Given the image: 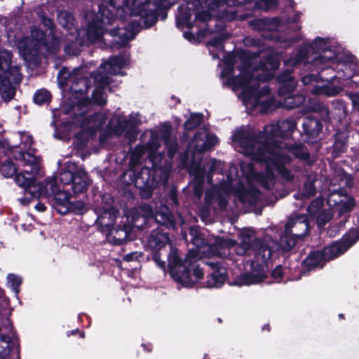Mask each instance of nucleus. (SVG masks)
Instances as JSON below:
<instances>
[{
  "mask_svg": "<svg viewBox=\"0 0 359 359\" xmlns=\"http://www.w3.org/2000/svg\"><path fill=\"white\" fill-rule=\"evenodd\" d=\"M296 126L292 120H284L271 123L264 128V134L257 136L255 132L247 127L236 129L232 135L233 147L238 151L249 156L252 160L265 162L264 173H257L250 163L241 164L242 173L249 182H256L266 189L275 184L276 176L273 170L286 181H292L294 175L288 170L290 154L306 159L309 154L301 145L289 147L282 139L289 137Z\"/></svg>",
  "mask_w": 359,
  "mask_h": 359,
  "instance_id": "1",
  "label": "nucleus"
},
{
  "mask_svg": "<svg viewBox=\"0 0 359 359\" xmlns=\"http://www.w3.org/2000/svg\"><path fill=\"white\" fill-rule=\"evenodd\" d=\"M247 54H225L224 59L227 66L222 72V77L226 78L224 85L231 87L238 93L247 109L265 113L280 105L293 109L305 102L303 95H295L286 97L283 103L281 101L277 103L269 95V88L266 85L261 87L260 84V81L273 77V71L279 67L277 57L271 56L266 59L260 67H256V62L253 59L249 61L244 59Z\"/></svg>",
  "mask_w": 359,
  "mask_h": 359,
  "instance_id": "2",
  "label": "nucleus"
},
{
  "mask_svg": "<svg viewBox=\"0 0 359 359\" xmlns=\"http://www.w3.org/2000/svg\"><path fill=\"white\" fill-rule=\"evenodd\" d=\"M309 228L307 217L304 215L291 218L285 224L284 234L278 244L269 237H265L261 242L255 239V233L250 229H243L240 233L241 243L235 248L239 255H251L253 252L256 260L251 262V271L237 277L233 284L238 286L258 284L266 278V261L270 259L272 252L282 249L284 251L291 250L297 240L304 236Z\"/></svg>",
  "mask_w": 359,
  "mask_h": 359,
  "instance_id": "3",
  "label": "nucleus"
},
{
  "mask_svg": "<svg viewBox=\"0 0 359 359\" xmlns=\"http://www.w3.org/2000/svg\"><path fill=\"white\" fill-rule=\"evenodd\" d=\"M193 236L191 241L196 247L197 251H190L189 255L182 262L176 249L170 247L168 257L170 275L177 282L189 287L203 277V271L195 264L196 255L207 257H224L228 255L231 248L235 246V241L222 238H214L208 243L201 234H198L196 229H191Z\"/></svg>",
  "mask_w": 359,
  "mask_h": 359,
  "instance_id": "4",
  "label": "nucleus"
},
{
  "mask_svg": "<svg viewBox=\"0 0 359 359\" xmlns=\"http://www.w3.org/2000/svg\"><path fill=\"white\" fill-rule=\"evenodd\" d=\"M24 167L15 176V181L17 184L23 188L25 193L29 194L32 198L48 199L51 205L56 210L57 203L59 202L57 197L60 194H65L57 184L55 177H48L41 183H36L35 175L39 173V158L33 156L30 154H23L18 153V156Z\"/></svg>",
  "mask_w": 359,
  "mask_h": 359,
  "instance_id": "5",
  "label": "nucleus"
},
{
  "mask_svg": "<svg viewBox=\"0 0 359 359\" xmlns=\"http://www.w3.org/2000/svg\"><path fill=\"white\" fill-rule=\"evenodd\" d=\"M218 142L217 137L210 134L206 130H201L198 131L189 145V151L191 153L194 157V162L190 166L189 172L194 176V194L197 197H200L203 192L202 185L204 182L205 172L207 168H209L210 172H215L217 168L222 165L220 161L216 160H210L205 163H196V160L197 154H200L202 151H205L214 147Z\"/></svg>",
  "mask_w": 359,
  "mask_h": 359,
  "instance_id": "6",
  "label": "nucleus"
},
{
  "mask_svg": "<svg viewBox=\"0 0 359 359\" xmlns=\"http://www.w3.org/2000/svg\"><path fill=\"white\" fill-rule=\"evenodd\" d=\"M339 59V55L327 46L324 39L317 38L309 49H301L294 57L285 60V64L290 67L294 66L306 60L312 68L316 71H323L326 68H334L335 60Z\"/></svg>",
  "mask_w": 359,
  "mask_h": 359,
  "instance_id": "7",
  "label": "nucleus"
},
{
  "mask_svg": "<svg viewBox=\"0 0 359 359\" xmlns=\"http://www.w3.org/2000/svg\"><path fill=\"white\" fill-rule=\"evenodd\" d=\"M149 6L148 0H127L126 7L131 9L133 15H140V22H136L135 20L130 22L129 28L118 29L112 30L110 34L114 36V42L120 46H126L128 42L132 40L136 33L139 32V27L142 26L147 28L152 26L156 19L155 14L148 11Z\"/></svg>",
  "mask_w": 359,
  "mask_h": 359,
  "instance_id": "8",
  "label": "nucleus"
},
{
  "mask_svg": "<svg viewBox=\"0 0 359 359\" xmlns=\"http://www.w3.org/2000/svg\"><path fill=\"white\" fill-rule=\"evenodd\" d=\"M107 120V114L104 112L95 114L93 116L84 118L81 114L74 118L72 123H66L55 130V137L60 140L69 139L71 133L75 132L79 127L77 123H80L79 127L81 131L76 132L75 138L77 141H80L79 147H81L88 139L93 136L95 131L102 128Z\"/></svg>",
  "mask_w": 359,
  "mask_h": 359,
  "instance_id": "9",
  "label": "nucleus"
},
{
  "mask_svg": "<svg viewBox=\"0 0 359 359\" xmlns=\"http://www.w3.org/2000/svg\"><path fill=\"white\" fill-rule=\"evenodd\" d=\"M128 65V60L123 57L115 56L100 65L99 70L93 75L95 88L93 93L91 102L102 105L107 102L105 88L111 82L110 75H123L122 69Z\"/></svg>",
  "mask_w": 359,
  "mask_h": 359,
  "instance_id": "10",
  "label": "nucleus"
},
{
  "mask_svg": "<svg viewBox=\"0 0 359 359\" xmlns=\"http://www.w3.org/2000/svg\"><path fill=\"white\" fill-rule=\"evenodd\" d=\"M82 69H76L73 71L72 74H69L67 69H62L58 74V84L61 88H64L71 83V91L72 96L75 100L72 110L76 112L88 107L90 104L88 99L86 97V91L87 90V80L83 77H79Z\"/></svg>",
  "mask_w": 359,
  "mask_h": 359,
  "instance_id": "11",
  "label": "nucleus"
},
{
  "mask_svg": "<svg viewBox=\"0 0 359 359\" xmlns=\"http://www.w3.org/2000/svg\"><path fill=\"white\" fill-rule=\"evenodd\" d=\"M331 184L332 187L329 189L330 194L327 197L328 205L335 208L339 213L349 211L354 206V201L342 188L353 185L352 177L346 173H342L334 178Z\"/></svg>",
  "mask_w": 359,
  "mask_h": 359,
  "instance_id": "12",
  "label": "nucleus"
},
{
  "mask_svg": "<svg viewBox=\"0 0 359 359\" xmlns=\"http://www.w3.org/2000/svg\"><path fill=\"white\" fill-rule=\"evenodd\" d=\"M11 58L10 51H0V94L6 102L10 101L15 95L13 83H19L21 80L19 68L11 66Z\"/></svg>",
  "mask_w": 359,
  "mask_h": 359,
  "instance_id": "13",
  "label": "nucleus"
},
{
  "mask_svg": "<svg viewBox=\"0 0 359 359\" xmlns=\"http://www.w3.org/2000/svg\"><path fill=\"white\" fill-rule=\"evenodd\" d=\"M341 67L337 70V76H334L330 79L318 80V76L315 74H310L304 76L302 79L304 85H313V88L311 91L313 94L324 95L326 96H334L341 91V88L339 86H334L332 81L335 78L344 79L352 77L354 73L351 70L350 65L346 63H341L339 65Z\"/></svg>",
  "mask_w": 359,
  "mask_h": 359,
  "instance_id": "14",
  "label": "nucleus"
},
{
  "mask_svg": "<svg viewBox=\"0 0 359 359\" xmlns=\"http://www.w3.org/2000/svg\"><path fill=\"white\" fill-rule=\"evenodd\" d=\"M116 11V2L114 0L109 1V6L102 4L99 7V18L100 22H92L88 27L87 36L92 43H96L101 40L105 33L104 26L110 25L114 20Z\"/></svg>",
  "mask_w": 359,
  "mask_h": 359,
  "instance_id": "15",
  "label": "nucleus"
},
{
  "mask_svg": "<svg viewBox=\"0 0 359 359\" xmlns=\"http://www.w3.org/2000/svg\"><path fill=\"white\" fill-rule=\"evenodd\" d=\"M358 239L359 231L356 229L351 230L341 240L324 248V259L328 261L339 256L344 253Z\"/></svg>",
  "mask_w": 359,
  "mask_h": 359,
  "instance_id": "16",
  "label": "nucleus"
},
{
  "mask_svg": "<svg viewBox=\"0 0 359 359\" xmlns=\"http://www.w3.org/2000/svg\"><path fill=\"white\" fill-rule=\"evenodd\" d=\"M95 212L97 215V222L100 225L101 231L107 233L115 223L116 210L110 204H107L103 208L96 207Z\"/></svg>",
  "mask_w": 359,
  "mask_h": 359,
  "instance_id": "17",
  "label": "nucleus"
},
{
  "mask_svg": "<svg viewBox=\"0 0 359 359\" xmlns=\"http://www.w3.org/2000/svg\"><path fill=\"white\" fill-rule=\"evenodd\" d=\"M139 115H131L129 119L121 114L116 115L109 122V127L116 135H122L125 133L126 130H132L134 126L140 122Z\"/></svg>",
  "mask_w": 359,
  "mask_h": 359,
  "instance_id": "18",
  "label": "nucleus"
},
{
  "mask_svg": "<svg viewBox=\"0 0 359 359\" xmlns=\"http://www.w3.org/2000/svg\"><path fill=\"white\" fill-rule=\"evenodd\" d=\"M57 198L59 202L57 203L56 210L60 214H66L69 211L82 214L86 210V205L82 201L70 202V194L67 192L60 194Z\"/></svg>",
  "mask_w": 359,
  "mask_h": 359,
  "instance_id": "19",
  "label": "nucleus"
},
{
  "mask_svg": "<svg viewBox=\"0 0 359 359\" xmlns=\"http://www.w3.org/2000/svg\"><path fill=\"white\" fill-rule=\"evenodd\" d=\"M12 325L9 319H6L0 325V359H11Z\"/></svg>",
  "mask_w": 359,
  "mask_h": 359,
  "instance_id": "20",
  "label": "nucleus"
},
{
  "mask_svg": "<svg viewBox=\"0 0 359 359\" xmlns=\"http://www.w3.org/2000/svg\"><path fill=\"white\" fill-rule=\"evenodd\" d=\"M323 200L320 198L315 199L308 207V213L309 216L315 219L318 226H323L332 217L330 211L322 208Z\"/></svg>",
  "mask_w": 359,
  "mask_h": 359,
  "instance_id": "21",
  "label": "nucleus"
},
{
  "mask_svg": "<svg viewBox=\"0 0 359 359\" xmlns=\"http://www.w3.org/2000/svg\"><path fill=\"white\" fill-rule=\"evenodd\" d=\"M153 211L148 205H142L132 212V228L142 229L149 219H152Z\"/></svg>",
  "mask_w": 359,
  "mask_h": 359,
  "instance_id": "22",
  "label": "nucleus"
},
{
  "mask_svg": "<svg viewBox=\"0 0 359 359\" xmlns=\"http://www.w3.org/2000/svg\"><path fill=\"white\" fill-rule=\"evenodd\" d=\"M227 182L221 183L219 185V191H222L224 194H229L231 192H237L238 190L234 189V187L240 185L242 188L241 181L238 178V173L237 168L231 165L229 166V173L226 175Z\"/></svg>",
  "mask_w": 359,
  "mask_h": 359,
  "instance_id": "23",
  "label": "nucleus"
},
{
  "mask_svg": "<svg viewBox=\"0 0 359 359\" xmlns=\"http://www.w3.org/2000/svg\"><path fill=\"white\" fill-rule=\"evenodd\" d=\"M21 138V144L20 149L17 147H8V153H6V156L8 157H13L16 161H18V165L22 166V162L18 158H15V156H18V153H22L23 154H30L33 156H35L31 151H23L22 150L27 151L31 149V146L32 144V137L30 135L27 133H23L20 135Z\"/></svg>",
  "mask_w": 359,
  "mask_h": 359,
  "instance_id": "24",
  "label": "nucleus"
},
{
  "mask_svg": "<svg viewBox=\"0 0 359 359\" xmlns=\"http://www.w3.org/2000/svg\"><path fill=\"white\" fill-rule=\"evenodd\" d=\"M212 266V271L206 282L207 287H220L226 280V270L223 266L214 265L213 263H209Z\"/></svg>",
  "mask_w": 359,
  "mask_h": 359,
  "instance_id": "25",
  "label": "nucleus"
},
{
  "mask_svg": "<svg viewBox=\"0 0 359 359\" xmlns=\"http://www.w3.org/2000/svg\"><path fill=\"white\" fill-rule=\"evenodd\" d=\"M169 243L168 233L161 229H156L152 231L148 238V245L154 250H161Z\"/></svg>",
  "mask_w": 359,
  "mask_h": 359,
  "instance_id": "26",
  "label": "nucleus"
},
{
  "mask_svg": "<svg viewBox=\"0 0 359 359\" xmlns=\"http://www.w3.org/2000/svg\"><path fill=\"white\" fill-rule=\"evenodd\" d=\"M72 189L74 193H83L90 184V180L86 171L82 168H77L72 181Z\"/></svg>",
  "mask_w": 359,
  "mask_h": 359,
  "instance_id": "27",
  "label": "nucleus"
},
{
  "mask_svg": "<svg viewBox=\"0 0 359 359\" xmlns=\"http://www.w3.org/2000/svg\"><path fill=\"white\" fill-rule=\"evenodd\" d=\"M304 131L314 141L322 130L321 123L316 118L306 117L303 122Z\"/></svg>",
  "mask_w": 359,
  "mask_h": 359,
  "instance_id": "28",
  "label": "nucleus"
},
{
  "mask_svg": "<svg viewBox=\"0 0 359 359\" xmlns=\"http://www.w3.org/2000/svg\"><path fill=\"white\" fill-rule=\"evenodd\" d=\"M159 147L158 140L154 133H151V140L147 144L146 149L150 161L153 162L154 168L157 166V163L161 160V152H158Z\"/></svg>",
  "mask_w": 359,
  "mask_h": 359,
  "instance_id": "29",
  "label": "nucleus"
},
{
  "mask_svg": "<svg viewBox=\"0 0 359 359\" xmlns=\"http://www.w3.org/2000/svg\"><path fill=\"white\" fill-rule=\"evenodd\" d=\"M155 220L157 223L165 226H173L175 220L170 214L169 208L165 205H161L155 214Z\"/></svg>",
  "mask_w": 359,
  "mask_h": 359,
  "instance_id": "30",
  "label": "nucleus"
},
{
  "mask_svg": "<svg viewBox=\"0 0 359 359\" xmlns=\"http://www.w3.org/2000/svg\"><path fill=\"white\" fill-rule=\"evenodd\" d=\"M327 260L324 259V252H313L311 253L304 260L305 265L309 269L322 267Z\"/></svg>",
  "mask_w": 359,
  "mask_h": 359,
  "instance_id": "31",
  "label": "nucleus"
},
{
  "mask_svg": "<svg viewBox=\"0 0 359 359\" xmlns=\"http://www.w3.org/2000/svg\"><path fill=\"white\" fill-rule=\"evenodd\" d=\"M46 37V35L41 30L39 29H32L31 33V42L33 43V48L36 50H39L41 46H46L49 49Z\"/></svg>",
  "mask_w": 359,
  "mask_h": 359,
  "instance_id": "32",
  "label": "nucleus"
},
{
  "mask_svg": "<svg viewBox=\"0 0 359 359\" xmlns=\"http://www.w3.org/2000/svg\"><path fill=\"white\" fill-rule=\"evenodd\" d=\"M106 235L111 236L117 244H121L129 239V232L127 226L123 229L111 228L106 233Z\"/></svg>",
  "mask_w": 359,
  "mask_h": 359,
  "instance_id": "33",
  "label": "nucleus"
},
{
  "mask_svg": "<svg viewBox=\"0 0 359 359\" xmlns=\"http://www.w3.org/2000/svg\"><path fill=\"white\" fill-rule=\"evenodd\" d=\"M76 164L73 163H68L67 169L60 173L59 179L62 184H69L74 179V174L77 170Z\"/></svg>",
  "mask_w": 359,
  "mask_h": 359,
  "instance_id": "34",
  "label": "nucleus"
},
{
  "mask_svg": "<svg viewBox=\"0 0 359 359\" xmlns=\"http://www.w3.org/2000/svg\"><path fill=\"white\" fill-rule=\"evenodd\" d=\"M278 81L281 83V86L279 88V95H286L287 92L292 91L295 88V83L292 80L290 75L281 76L278 78Z\"/></svg>",
  "mask_w": 359,
  "mask_h": 359,
  "instance_id": "35",
  "label": "nucleus"
},
{
  "mask_svg": "<svg viewBox=\"0 0 359 359\" xmlns=\"http://www.w3.org/2000/svg\"><path fill=\"white\" fill-rule=\"evenodd\" d=\"M222 38L220 36L218 38L212 39L208 43L210 53L214 58H219V53H223V45L222 43Z\"/></svg>",
  "mask_w": 359,
  "mask_h": 359,
  "instance_id": "36",
  "label": "nucleus"
},
{
  "mask_svg": "<svg viewBox=\"0 0 359 359\" xmlns=\"http://www.w3.org/2000/svg\"><path fill=\"white\" fill-rule=\"evenodd\" d=\"M18 170L19 172L17 175L22 170V167L19 166ZM18 169L13 165V163L10 161H6L4 163L0 165V172L2 175L5 177H12L16 172Z\"/></svg>",
  "mask_w": 359,
  "mask_h": 359,
  "instance_id": "37",
  "label": "nucleus"
},
{
  "mask_svg": "<svg viewBox=\"0 0 359 359\" xmlns=\"http://www.w3.org/2000/svg\"><path fill=\"white\" fill-rule=\"evenodd\" d=\"M186 8L183 6H180V14L177 16V25L178 27H191V23L190 22V18H191V13L189 11V13H187L185 11Z\"/></svg>",
  "mask_w": 359,
  "mask_h": 359,
  "instance_id": "38",
  "label": "nucleus"
},
{
  "mask_svg": "<svg viewBox=\"0 0 359 359\" xmlns=\"http://www.w3.org/2000/svg\"><path fill=\"white\" fill-rule=\"evenodd\" d=\"M50 100V95L49 92L43 89L38 90L34 96V102L39 105L48 102Z\"/></svg>",
  "mask_w": 359,
  "mask_h": 359,
  "instance_id": "39",
  "label": "nucleus"
},
{
  "mask_svg": "<svg viewBox=\"0 0 359 359\" xmlns=\"http://www.w3.org/2000/svg\"><path fill=\"white\" fill-rule=\"evenodd\" d=\"M58 20L60 24L69 30H70L74 25V18L67 13H60L58 16Z\"/></svg>",
  "mask_w": 359,
  "mask_h": 359,
  "instance_id": "40",
  "label": "nucleus"
},
{
  "mask_svg": "<svg viewBox=\"0 0 359 359\" xmlns=\"http://www.w3.org/2000/svg\"><path fill=\"white\" fill-rule=\"evenodd\" d=\"M202 121V115L199 114H191L189 120L184 123V130L186 131L191 130L198 126Z\"/></svg>",
  "mask_w": 359,
  "mask_h": 359,
  "instance_id": "41",
  "label": "nucleus"
},
{
  "mask_svg": "<svg viewBox=\"0 0 359 359\" xmlns=\"http://www.w3.org/2000/svg\"><path fill=\"white\" fill-rule=\"evenodd\" d=\"M170 132L168 130L165 131V135H163V141L164 142L166 147L168 148V153L170 158H172L175 152L177 151V144L175 141H171L169 139Z\"/></svg>",
  "mask_w": 359,
  "mask_h": 359,
  "instance_id": "42",
  "label": "nucleus"
},
{
  "mask_svg": "<svg viewBox=\"0 0 359 359\" xmlns=\"http://www.w3.org/2000/svg\"><path fill=\"white\" fill-rule=\"evenodd\" d=\"M8 279V285L15 292V294H18L19 292V287L22 283V279L20 276H18L14 274H9L7 277Z\"/></svg>",
  "mask_w": 359,
  "mask_h": 359,
  "instance_id": "43",
  "label": "nucleus"
},
{
  "mask_svg": "<svg viewBox=\"0 0 359 359\" xmlns=\"http://www.w3.org/2000/svg\"><path fill=\"white\" fill-rule=\"evenodd\" d=\"M316 193L315 187L313 186V184L312 182H307L305 183L304 190L302 193L301 194V196L302 198H309L313 195H314ZM299 196L300 194H297V198H299Z\"/></svg>",
  "mask_w": 359,
  "mask_h": 359,
  "instance_id": "44",
  "label": "nucleus"
},
{
  "mask_svg": "<svg viewBox=\"0 0 359 359\" xmlns=\"http://www.w3.org/2000/svg\"><path fill=\"white\" fill-rule=\"evenodd\" d=\"M259 7L262 9L268 10L273 8L277 4L276 0H261L259 3Z\"/></svg>",
  "mask_w": 359,
  "mask_h": 359,
  "instance_id": "45",
  "label": "nucleus"
},
{
  "mask_svg": "<svg viewBox=\"0 0 359 359\" xmlns=\"http://www.w3.org/2000/svg\"><path fill=\"white\" fill-rule=\"evenodd\" d=\"M349 97L351 100L353 108L359 111V93H351Z\"/></svg>",
  "mask_w": 359,
  "mask_h": 359,
  "instance_id": "46",
  "label": "nucleus"
},
{
  "mask_svg": "<svg viewBox=\"0 0 359 359\" xmlns=\"http://www.w3.org/2000/svg\"><path fill=\"white\" fill-rule=\"evenodd\" d=\"M283 274V269L280 266H278L275 268V269L272 272V276L275 280H278Z\"/></svg>",
  "mask_w": 359,
  "mask_h": 359,
  "instance_id": "47",
  "label": "nucleus"
},
{
  "mask_svg": "<svg viewBox=\"0 0 359 359\" xmlns=\"http://www.w3.org/2000/svg\"><path fill=\"white\" fill-rule=\"evenodd\" d=\"M154 260L155 261V262L156 263L159 268L162 269L163 270H165V262L163 260H161L160 259V257L157 254H155L154 255Z\"/></svg>",
  "mask_w": 359,
  "mask_h": 359,
  "instance_id": "48",
  "label": "nucleus"
},
{
  "mask_svg": "<svg viewBox=\"0 0 359 359\" xmlns=\"http://www.w3.org/2000/svg\"><path fill=\"white\" fill-rule=\"evenodd\" d=\"M210 15L208 12H201L196 15V18L202 21H206L210 18Z\"/></svg>",
  "mask_w": 359,
  "mask_h": 359,
  "instance_id": "49",
  "label": "nucleus"
},
{
  "mask_svg": "<svg viewBox=\"0 0 359 359\" xmlns=\"http://www.w3.org/2000/svg\"><path fill=\"white\" fill-rule=\"evenodd\" d=\"M140 256H141L140 253H138L137 252H133V253L126 255L124 257V259L128 261V262H129V261H132L133 259H137Z\"/></svg>",
  "mask_w": 359,
  "mask_h": 359,
  "instance_id": "50",
  "label": "nucleus"
},
{
  "mask_svg": "<svg viewBox=\"0 0 359 359\" xmlns=\"http://www.w3.org/2000/svg\"><path fill=\"white\" fill-rule=\"evenodd\" d=\"M35 209L39 211V212H44L46 210V207L45 206V205L41 202H39L36 205H35Z\"/></svg>",
  "mask_w": 359,
  "mask_h": 359,
  "instance_id": "51",
  "label": "nucleus"
},
{
  "mask_svg": "<svg viewBox=\"0 0 359 359\" xmlns=\"http://www.w3.org/2000/svg\"><path fill=\"white\" fill-rule=\"evenodd\" d=\"M19 201L20 202L21 204L27 205L30 203L31 201L29 198L25 197L19 198Z\"/></svg>",
  "mask_w": 359,
  "mask_h": 359,
  "instance_id": "52",
  "label": "nucleus"
},
{
  "mask_svg": "<svg viewBox=\"0 0 359 359\" xmlns=\"http://www.w3.org/2000/svg\"><path fill=\"white\" fill-rule=\"evenodd\" d=\"M104 198H107L108 201H111V198H110V197H109V196H105L103 198V200H104Z\"/></svg>",
  "mask_w": 359,
  "mask_h": 359,
  "instance_id": "53",
  "label": "nucleus"
},
{
  "mask_svg": "<svg viewBox=\"0 0 359 359\" xmlns=\"http://www.w3.org/2000/svg\"><path fill=\"white\" fill-rule=\"evenodd\" d=\"M219 204H220L221 206L224 205L222 200L219 201Z\"/></svg>",
  "mask_w": 359,
  "mask_h": 359,
  "instance_id": "54",
  "label": "nucleus"
},
{
  "mask_svg": "<svg viewBox=\"0 0 359 359\" xmlns=\"http://www.w3.org/2000/svg\"><path fill=\"white\" fill-rule=\"evenodd\" d=\"M188 35H189V34H188V33H185V34H184V36H185L186 38H187V39H188Z\"/></svg>",
  "mask_w": 359,
  "mask_h": 359,
  "instance_id": "55",
  "label": "nucleus"
},
{
  "mask_svg": "<svg viewBox=\"0 0 359 359\" xmlns=\"http://www.w3.org/2000/svg\"><path fill=\"white\" fill-rule=\"evenodd\" d=\"M252 0H243L244 2H249V1H251Z\"/></svg>",
  "mask_w": 359,
  "mask_h": 359,
  "instance_id": "56",
  "label": "nucleus"
},
{
  "mask_svg": "<svg viewBox=\"0 0 359 359\" xmlns=\"http://www.w3.org/2000/svg\"><path fill=\"white\" fill-rule=\"evenodd\" d=\"M149 196H150V194L145 196V197H149Z\"/></svg>",
  "mask_w": 359,
  "mask_h": 359,
  "instance_id": "57",
  "label": "nucleus"
},
{
  "mask_svg": "<svg viewBox=\"0 0 359 359\" xmlns=\"http://www.w3.org/2000/svg\"><path fill=\"white\" fill-rule=\"evenodd\" d=\"M49 25H51V21L48 20Z\"/></svg>",
  "mask_w": 359,
  "mask_h": 359,
  "instance_id": "58",
  "label": "nucleus"
},
{
  "mask_svg": "<svg viewBox=\"0 0 359 359\" xmlns=\"http://www.w3.org/2000/svg\"><path fill=\"white\" fill-rule=\"evenodd\" d=\"M1 294V292L0 291V295Z\"/></svg>",
  "mask_w": 359,
  "mask_h": 359,
  "instance_id": "59",
  "label": "nucleus"
}]
</instances>
